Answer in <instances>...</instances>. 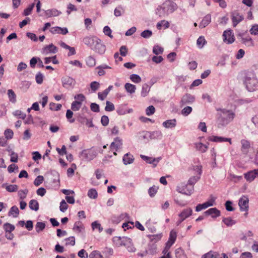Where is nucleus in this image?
<instances>
[{"label": "nucleus", "mask_w": 258, "mask_h": 258, "mask_svg": "<svg viewBox=\"0 0 258 258\" xmlns=\"http://www.w3.org/2000/svg\"><path fill=\"white\" fill-rule=\"evenodd\" d=\"M177 8V5L174 2L165 1L161 5L157 7L155 10V14L160 17H165L173 13Z\"/></svg>", "instance_id": "1"}, {"label": "nucleus", "mask_w": 258, "mask_h": 258, "mask_svg": "<svg viewBox=\"0 0 258 258\" xmlns=\"http://www.w3.org/2000/svg\"><path fill=\"white\" fill-rule=\"evenodd\" d=\"M221 113L218 119L219 124L222 126H226L231 122L235 116V113L231 110L221 109L219 110Z\"/></svg>", "instance_id": "2"}, {"label": "nucleus", "mask_w": 258, "mask_h": 258, "mask_svg": "<svg viewBox=\"0 0 258 258\" xmlns=\"http://www.w3.org/2000/svg\"><path fill=\"white\" fill-rule=\"evenodd\" d=\"M244 84L249 92H253L258 88V80L253 74L247 75L245 77Z\"/></svg>", "instance_id": "3"}, {"label": "nucleus", "mask_w": 258, "mask_h": 258, "mask_svg": "<svg viewBox=\"0 0 258 258\" xmlns=\"http://www.w3.org/2000/svg\"><path fill=\"white\" fill-rule=\"evenodd\" d=\"M62 86L63 88L70 90L74 88L76 85V80L69 76H64L61 79Z\"/></svg>", "instance_id": "4"}, {"label": "nucleus", "mask_w": 258, "mask_h": 258, "mask_svg": "<svg viewBox=\"0 0 258 258\" xmlns=\"http://www.w3.org/2000/svg\"><path fill=\"white\" fill-rule=\"evenodd\" d=\"M97 155L96 152L92 150H84L80 154V157L82 159L87 161H90L94 159Z\"/></svg>", "instance_id": "5"}, {"label": "nucleus", "mask_w": 258, "mask_h": 258, "mask_svg": "<svg viewBox=\"0 0 258 258\" xmlns=\"http://www.w3.org/2000/svg\"><path fill=\"white\" fill-rule=\"evenodd\" d=\"M238 38L241 43L244 44L246 46L251 47L254 46V42L251 38L246 35L244 33H239L237 35Z\"/></svg>", "instance_id": "6"}, {"label": "nucleus", "mask_w": 258, "mask_h": 258, "mask_svg": "<svg viewBox=\"0 0 258 258\" xmlns=\"http://www.w3.org/2000/svg\"><path fill=\"white\" fill-rule=\"evenodd\" d=\"M113 241L117 246H124L130 244L132 239L127 237H115L113 238Z\"/></svg>", "instance_id": "7"}, {"label": "nucleus", "mask_w": 258, "mask_h": 258, "mask_svg": "<svg viewBox=\"0 0 258 258\" xmlns=\"http://www.w3.org/2000/svg\"><path fill=\"white\" fill-rule=\"evenodd\" d=\"M195 101V97L190 94L186 93L184 94L181 98L180 102V106H183L186 104H191Z\"/></svg>", "instance_id": "8"}, {"label": "nucleus", "mask_w": 258, "mask_h": 258, "mask_svg": "<svg viewBox=\"0 0 258 258\" xmlns=\"http://www.w3.org/2000/svg\"><path fill=\"white\" fill-rule=\"evenodd\" d=\"M222 36L223 41L227 44H231L235 40L234 36L230 30L224 31Z\"/></svg>", "instance_id": "9"}, {"label": "nucleus", "mask_w": 258, "mask_h": 258, "mask_svg": "<svg viewBox=\"0 0 258 258\" xmlns=\"http://www.w3.org/2000/svg\"><path fill=\"white\" fill-rule=\"evenodd\" d=\"M231 19L233 26L235 27L243 20L244 17L237 11H234L231 13Z\"/></svg>", "instance_id": "10"}, {"label": "nucleus", "mask_w": 258, "mask_h": 258, "mask_svg": "<svg viewBox=\"0 0 258 258\" xmlns=\"http://www.w3.org/2000/svg\"><path fill=\"white\" fill-rule=\"evenodd\" d=\"M248 198L245 196H243L238 202V205L241 211H247L248 210Z\"/></svg>", "instance_id": "11"}, {"label": "nucleus", "mask_w": 258, "mask_h": 258, "mask_svg": "<svg viewBox=\"0 0 258 258\" xmlns=\"http://www.w3.org/2000/svg\"><path fill=\"white\" fill-rule=\"evenodd\" d=\"M244 176L248 182H252L256 177H258V168L245 173Z\"/></svg>", "instance_id": "12"}, {"label": "nucleus", "mask_w": 258, "mask_h": 258, "mask_svg": "<svg viewBox=\"0 0 258 258\" xmlns=\"http://www.w3.org/2000/svg\"><path fill=\"white\" fill-rule=\"evenodd\" d=\"M91 49L94 50L96 52L102 54L106 50L105 46L101 43V40L98 38V41L95 42V45L92 47Z\"/></svg>", "instance_id": "13"}, {"label": "nucleus", "mask_w": 258, "mask_h": 258, "mask_svg": "<svg viewBox=\"0 0 258 258\" xmlns=\"http://www.w3.org/2000/svg\"><path fill=\"white\" fill-rule=\"evenodd\" d=\"M177 191L182 194L190 196L193 192L194 186L188 187L187 185L182 186H177Z\"/></svg>", "instance_id": "14"}, {"label": "nucleus", "mask_w": 258, "mask_h": 258, "mask_svg": "<svg viewBox=\"0 0 258 258\" xmlns=\"http://www.w3.org/2000/svg\"><path fill=\"white\" fill-rule=\"evenodd\" d=\"M57 48L51 43L44 47L42 48V53L47 55L49 53H55L57 52Z\"/></svg>", "instance_id": "15"}, {"label": "nucleus", "mask_w": 258, "mask_h": 258, "mask_svg": "<svg viewBox=\"0 0 258 258\" xmlns=\"http://www.w3.org/2000/svg\"><path fill=\"white\" fill-rule=\"evenodd\" d=\"M241 145V151L244 155H247L250 148V142L248 140L242 139L240 141Z\"/></svg>", "instance_id": "16"}, {"label": "nucleus", "mask_w": 258, "mask_h": 258, "mask_svg": "<svg viewBox=\"0 0 258 258\" xmlns=\"http://www.w3.org/2000/svg\"><path fill=\"white\" fill-rule=\"evenodd\" d=\"M98 41V38L96 36L86 37L83 39L85 44L89 46L91 49L95 45V42Z\"/></svg>", "instance_id": "17"}, {"label": "nucleus", "mask_w": 258, "mask_h": 258, "mask_svg": "<svg viewBox=\"0 0 258 258\" xmlns=\"http://www.w3.org/2000/svg\"><path fill=\"white\" fill-rule=\"evenodd\" d=\"M122 145V140L119 137H116L114 139V141L111 143L110 148L111 150H115L117 151L119 149L121 148Z\"/></svg>", "instance_id": "18"}, {"label": "nucleus", "mask_w": 258, "mask_h": 258, "mask_svg": "<svg viewBox=\"0 0 258 258\" xmlns=\"http://www.w3.org/2000/svg\"><path fill=\"white\" fill-rule=\"evenodd\" d=\"M50 32L53 34H61L62 35H66L68 33V30L66 27H53L51 28Z\"/></svg>", "instance_id": "19"}, {"label": "nucleus", "mask_w": 258, "mask_h": 258, "mask_svg": "<svg viewBox=\"0 0 258 258\" xmlns=\"http://www.w3.org/2000/svg\"><path fill=\"white\" fill-rule=\"evenodd\" d=\"M44 16L47 18H50L51 17H56L61 14V12L58 11L56 9H51L44 11Z\"/></svg>", "instance_id": "20"}, {"label": "nucleus", "mask_w": 258, "mask_h": 258, "mask_svg": "<svg viewBox=\"0 0 258 258\" xmlns=\"http://www.w3.org/2000/svg\"><path fill=\"white\" fill-rule=\"evenodd\" d=\"M206 215H211L212 218H215L220 216V211L216 208H210L204 212Z\"/></svg>", "instance_id": "21"}, {"label": "nucleus", "mask_w": 258, "mask_h": 258, "mask_svg": "<svg viewBox=\"0 0 258 258\" xmlns=\"http://www.w3.org/2000/svg\"><path fill=\"white\" fill-rule=\"evenodd\" d=\"M209 140L214 142H228L231 144L230 138L212 136L209 137Z\"/></svg>", "instance_id": "22"}, {"label": "nucleus", "mask_w": 258, "mask_h": 258, "mask_svg": "<svg viewBox=\"0 0 258 258\" xmlns=\"http://www.w3.org/2000/svg\"><path fill=\"white\" fill-rule=\"evenodd\" d=\"M122 161L125 165L130 164L134 162V158L131 154L128 153L123 156Z\"/></svg>", "instance_id": "23"}, {"label": "nucleus", "mask_w": 258, "mask_h": 258, "mask_svg": "<svg viewBox=\"0 0 258 258\" xmlns=\"http://www.w3.org/2000/svg\"><path fill=\"white\" fill-rule=\"evenodd\" d=\"M163 126L167 128H173L176 125V119L167 120L163 122Z\"/></svg>", "instance_id": "24"}, {"label": "nucleus", "mask_w": 258, "mask_h": 258, "mask_svg": "<svg viewBox=\"0 0 258 258\" xmlns=\"http://www.w3.org/2000/svg\"><path fill=\"white\" fill-rule=\"evenodd\" d=\"M211 17L209 14L207 15L202 20L199 24V27L203 28L208 26L211 22Z\"/></svg>", "instance_id": "25"}, {"label": "nucleus", "mask_w": 258, "mask_h": 258, "mask_svg": "<svg viewBox=\"0 0 258 258\" xmlns=\"http://www.w3.org/2000/svg\"><path fill=\"white\" fill-rule=\"evenodd\" d=\"M150 140H161L162 138V133L160 131L150 132Z\"/></svg>", "instance_id": "26"}, {"label": "nucleus", "mask_w": 258, "mask_h": 258, "mask_svg": "<svg viewBox=\"0 0 258 258\" xmlns=\"http://www.w3.org/2000/svg\"><path fill=\"white\" fill-rule=\"evenodd\" d=\"M192 213V210L190 208L184 209L182 212L179 215L180 218H183V219L189 217L191 215Z\"/></svg>", "instance_id": "27"}, {"label": "nucleus", "mask_w": 258, "mask_h": 258, "mask_svg": "<svg viewBox=\"0 0 258 258\" xmlns=\"http://www.w3.org/2000/svg\"><path fill=\"white\" fill-rule=\"evenodd\" d=\"M139 139L148 141L150 140V132L144 131L139 133Z\"/></svg>", "instance_id": "28"}, {"label": "nucleus", "mask_w": 258, "mask_h": 258, "mask_svg": "<svg viewBox=\"0 0 258 258\" xmlns=\"http://www.w3.org/2000/svg\"><path fill=\"white\" fill-rule=\"evenodd\" d=\"M150 90V86L147 84H144L142 86L141 95L142 97H145L148 95Z\"/></svg>", "instance_id": "29"}, {"label": "nucleus", "mask_w": 258, "mask_h": 258, "mask_svg": "<svg viewBox=\"0 0 258 258\" xmlns=\"http://www.w3.org/2000/svg\"><path fill=\"white\" fill-rule=\"evenodd\" d=\"M195 147L197 150L199 151L201 153H205L208 149V146L202 143H197L195 144Z\"/></svg>", "instance_id": "30"}, {"label": "nucleus", "mask_w": 258, "mask_h": 258, "mask_svg": "<svg viewBox=\"0 0 258 258\" xmlns=\"http://www.w3.org/2000/svg\"><path fill=\"white\" fill-rule=\"evenodd\" d=\"M29 206L32 210L37 211L39 210V204L36 200H31L29 203Z\"/></svg>", "instance_id": "31"}, {"label": "nucleus", "mask_w": 258, "mask_h": 258, "mask_svg": "<svg viewBox=\"0 0 258 258\" xmlns=\"http://www.w3.org/2000/svg\"><path fill=\"white\" fill-rule=\"evenodd\" d=\"M124 88L126 91L130 94L135 93L136 90V87L135 85L128 83L125 84Z\"/></svg>", "instance_id": "32"}, {"label": "nucleus", "mask_w": 258, "mask_h": 258, "mask_svg": "<svg viewBox=\"0 0 258 258\" xmlns=\"http://www.w3.org/2000/svg\"><path fill=\"white\" fill-rule=\"evenodd\" d=\"M8 95L10 102L13 103L16 102V95L13 90L9 89L8 90Z\"/></svg>", "instance_id": "33"}, {"label": "nucleus", "mask_w": 258, "mask_h": 258, "mask_svg": "<svg viewBox=\"0 0 258 258\" xmlns=\"http://www.w3.org/2000/svg\"><path fill=\"white\" fill-rule=\"evenodd\" d=\"M46 225L44 222H38L35 225V230L37 233H39L45 228Z\"/></svg>", "instance_id": "34"}, {"label": "nucleus", "mask_w": 258, "mask_h": 258, "mask_svg": "<svg viewBox=\"0 0 258 258\" xmlns=\"http://www.w3.org/2000/svg\"><path fill=\"white\" fill-rule=\"evenodd\" d=\"M222 222L228 227L232 226L236 223V221L232 219L231 217L224 218Z\"/></svg>", "instance_id": "35"}, {"label": "nucleus", "mask_w": 258, "mask_h": 258, "mask_svg": "<svg viewBox=\"0 0 258 258\" xmlns=\"http://www.w3.org/2000/svg\"><path fill=\"white\" fill-rule=\"evenodd\" d=\"M19 213V210L16 206H14L11 207L9 212V215H13L14 217H17Z\"/></svg>", "instance_id": "36"}, {"label": "nucleus", "mask_w": 258, "mask_h": 258, "mask_svg": "<svg viewBox=\"0 0 258 258\" xmlns=\"http://www.w3.org/2000/svg\"><path fill=\"white\" fill-rule=\"evenodd\" d=\"M87 195L90 198L95 199L97 198L98 193L95 189L91 188L88 190Z\"/></svg>", "instance_id": "37"}, {"label": "nucleus", "mask_w": 258, "mask_h": 258, "mask_svg": "<svg viewBox=\"0 0 258 258\" xmlns=\"http://www.w3.org/2000/svg\"><path fill=\"white\" fill-rule=\"evenodd\" d=\"M206 41L204 36H200L197 41V44L200 48L203 47L204 45L206 43Z\"/></svg>", "instance_id": "38"}, {"label": "nucleus", "mask_w": 258, "mask_h": 258, "mask_svg": "<svg viewBox=\"0 0 258 258\" xmlns=\"http://www.w3.org/2000/svg\"><path fill=\"white\" fill-rule=\"evenodd\" d=\"M81 105L80 101H74L71 104V109L75 111H78L81 108Z\"/></svg>", "instance_id": "39"}, {"label": "nucleus", "mask_w": 258, "mask_h": 258, "mask_svg": "<svg viewBox=\"0 0 258 258\" xmlns=\"http://www.w3.org/2000/svg\"><path fill=\"white\" fill-rule=\"evenodd\" d=\"M86 64L90 67H94L96 64L95 59L91 56H89L86 59Z\"/></svg>", "instance_id": "40"}, {"label": "nucleus", "mask_w": 258, "mask_h": 258, "mask_svg": "<svg viewBox=\"0 0 258 258\" xmlns=\"http://www.w3.org/2000/svg\"><path fill=\"white\" fill-rule=\"evenodd\" d=\"M3 227L6 233L8 232H12L15 229L14 225L8 223H5L3 226Z\"/></svg>", "instance_id": "41"}, {"label": "nucleus", "mask_w": 258, "mask_h": 258, "mask_svg": "<svg viewBox=\"0 0 258 258\" xmlns=\"http://www.w3.org/2000/svg\"><path fill=\"white\" fill-rule=\"evenodd\" d=\"M192 108L190 106H186L181 110V114L184 116L188 115L192 111Z\"/></svg>", "instance_id": "42"}, {"label": "nucleus", "mask_w": 258, "mask_h": 258, "mask_svg": "<svg viewBox=\"0 0 258 258\" xmlns=\"http://www.w3.org/2000/svg\"><path fill=\"white\" fill-rule=\"evenodd\" d=\"M124 13V10L123 8L119 6L116 8L114 11V14L116 17H119Z\"/></svg>", "instance_id": "43"}, {"label": "nucleus", "mask_w": 258, "mask_h": 258, "mask_svg": "<svg viewBox=\"0 0 258 258\" xmlns=\"http://www.w3.org/2000/svg\"><path fill=\"white\" fill-rule=\"evenodd\" d=\"M28 193V190L26 188L24 190H20L18 191V196L22 200H24L26 198V196Z\"/></svg>", "instance_id": "44"}, {"label": "nucleus", "mask_w": 258, "mask_h": 258, "mask_svg": "<svg viewBox=\"0 0 258 258\" xmlns=\"http://www.w3.org/2000/svg\"><path fill=\"white\" fill-rule=\"evenodd\" d=\"M100 84L96 81H93L90 84V88L93 92H96L99 88Z\"/></svg>", "instance_id": "45"}, {"label": "nucleus", "mask_w": 258, "mask_h": 258, "mask_svg": "<svg viewBox=\"0 0 258 258\" xmlns=\"http://www.w3.org/2000/svg\"><path fill=\"white\" fill-rule=\"evenodd\" d=\"M35 6V4L33 3L30 5L27 9H25L23 12V15L28 16L31 14L32 11L33 10Z\"/></svg>", "instance_id": "46"}, {"label": "nucleus", "mask_w": 258, "mask_h": 258, "mask_svg": "<svg viewBox=\"0 0 258 258\" xmlns=\"http://www.w3.org/2000/svg\"><path fill=\"white\" fill-rule=\"evenodd\" d=\"M130 79L135 83H139L141 82V78L137 74H132L130 77Z\"/></svg>", "instance_id": "47"}, {"label": "nucleus", "mask_w": 258, "mask_h": 258, "mask_svg": "<svg viewBox=\"0 0 258 258\" xmlns=\"http://www.w3.org/2000/svg\"><path fill=\"white\" fill-rule=\"evenodd\" d=\"M90 258H103L100 252L98 250H94L89 254Z\"/></svg>", "instance_id": "48"}, {"label": "nucleus", "mask_w": 258, "mask_h": 258, "mask_svg": "<svg viewBox=\"0 0 258 258\" xmlns=\"http://www.w3.org/2000/svg\"><path fill=\"white\" fill-rule=\"evenodd\" d=\"M6 189L9 192H15L18 190V186L16 184H11L7 185Z\"/></svg>", "instance_id": "49"}, {"label": "nucleus", "mask_w": 258, "mask_h": 258, "mask_svg": "<svg viewBox=\"0 0 258 258\" xmlns=\"http://www.w3.org/2000/svg\"><path fill=\"white\" fill-rule=\"evenodd\" d=\"M153 52L156 55L162 54L163 52V48L158 45H155L153 49Z\"/></svg>", "instance_id": "50"}, {"label": "nucleus", "mask_w": 258, "mask_h": 258, "mask_svg": "<svg viewBox=\"0 0 258 258\" xmlns=\"http://www.w3.org/2000/svg\"><path fill=\"white\" fill-rule=\"evenodd\" d=\"M115 109L113 104L109 101H107L106 102V106L105 107V110L106 111H112Z\"/></svg>", "instance_id": "51"}, {"label": "nucleus", "mask_w": 258, "mask_h": 258, "mask_svg": "<svg viewBox=\"0 0 258 258\" xmlns=\"http://www.w3.org/2000/svg\"><path fill=\"white\" fill-rule=\"evenodd\" d=\"M158 187L155 185L149 188L148 193L151 197H153L157 191Z\"/></svg>", "instance_id": "52"}, {"label": "nucleus", "mask_w": 258, "mask_h": 258, "mask_svg": "<svg viewBox=\"0 0 258 258\" xmlns=\"http://www.w3.org/2000/svg\"><path fill=\"white\" fill-rule=\"evenodd\" d=\"M200 178V176H193L191 177L188 180V184L191 185V186H193V185L199 180Z\"/></svg>", "instance_id": "53"}, {"label": "nucleus", "mask_w": 258, "mask_h": 258, "mask_svg": "<svg viewBox=\"0 0 258 258\" xmlns=\"http://www.w3.org/2000/svg\"><path fill=\"white\" fill-rule=\"evenodd\" d=\"M4 135L7 140L11 139L13 137L14 133L12 130L7 129L5 131Z\"/></svg>", "instance_id": "54"}, {"label": "nucleus", "mask_w": 258, "mask_h": 258, "mask_svg": "<svg viewBox=\"0 0 258 258\" xmlns=\"http://www.w3.org/2000/svg\"><path fill=\"white\" fill-rule=\"evenodd\" d=\"M49 106H50V109L51 110L58 111L61 109L62 105L60 104H56L54 103L51 102L49 104Z\"/></svg>", "instance_id": "55"}, {"label": "nucleus", "mask_w": 258, "mask_h": 258, "mask_svg": "<svg viewBox=\"0 0 258 258\" xmlns=\"http://www.w3.org/2000/svg\"><path fill=\"white\" fill-rule=\"evenodd\" d=\"M92 228L93 230L95 229H98L99 232L103 231V228L101 227L100 223H98L97 221H94L91 224Z\"/></svg>", "instance_id": "56"}, {"label": "nucleus", "mask_w": 258, "mask_h": 258, "mask_svg": "<svg viewBox=\"0 0 258 258\" xmlns=\"http://www.w3.org/2000/svg\"><path fill=\"white\" fill-rule=\"evenodd\" d=\"M44 76L41 72H38L35 77L36 81L37 84H41L43 81Z\"/></svg>", "instance_id": "57"}, {"label": "nucleus", "mask_w": 258, "mask_h": 258, "mask_svg": "<svg viewBox=\"0 0 258 258\" xmlns=\"http://www.w3.org/2000/svg\"><path fill=\"white\" fill-rule=\"evenodd\" d=\"M165 26V28H168L169 27V23L168 21L165 20H162L161 22H159L157 24V28L158 29H161L162 26Z\"/></svg>", "instance_id": "58"}, {"label": "nucleus", "mask_w": 258, "mask_h": 258, "mask_svg": "<svg viewBox=\"0 0 258 258\" xmlns=\"http://www.w3.org/2000/svg\"><path fill=\"white\" fill-rule=\"evenodd\" d=\"M44 180V177L42 175L38 176L34 181V184L35 186H38L40 185Z\"/></svg>", "instance_id": "59"}, {"label": "nucleus", "mask_w": 258, "mask_h": 258, "mask_svg": "<svg viewBox=\"0 0 258 258\" xmlns=\"http://www.w3.org/2000/svg\"><path fill=\"white\" fill-rule=\"evenodd\" d=\"M177 237V233L173 230H171L170 232V235L168 240L175 242Z\"/></svg>", "instance_id": "60"}, {"label": "nucleus", "mask_w": 258, "mask_h": 258, "mask_svg": "<svg viewBox=\"0 0 258 258\" xmlns=\"http://www.w3.org/2000/svg\"><path fill=\"white\" fill-rule=\"evenodd\" d=\"M152 35V32L149 30H146L143 31L141 36L145 38H149Z\"/></svg>", "instance_id": "61"}, {"label": "nucleus", "mask_w": 258, "mask_h": 258, "mask_svg": "<svg viewBox=\"0 0 258 258\" xmlns=\"http://www.w3.org/2000/svg\"><path fill=\"white\" fill-rule=\"evenodd\" d=\"M68 205L64 200H62L60 203L59 209L62 212H64L68 209Z\"/></svg>", "instance_id": "62"}, {"label": "nucleus", "mask_w": 258, "mask_h": 258, "mask_svg": "<svg viewBox=\"0 0 258 258\" xmlns=\"http://www.w3.org/2000/svg\"><path fill=\"white\" fill-rule=\"evenodd\" d=\"M13 115L15 116H19V118L24 119L26 117V114L24 113L22 111L19 110H16L13 113Z\"/></svg>", "instance_id": "63"}, {"label": "nucleus", "mask_w": 258, "mask_h": 258, "mask_svg": "<svg viewBox=\"0 0 258 258\" xmlns=\"http://www.w3.org/2000/svg\"><path fill=\"white\" fill-rule=\"evenodd\" d=\"M155 112V108L153 105L149 106L146 109V113L148 116L153 114Z\"/></svg>", "instance_id": "64"}]
</instances>
